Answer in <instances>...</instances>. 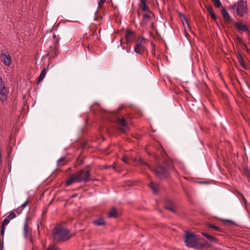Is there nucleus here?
<instances>
[{
	"instance_id": "nucleus-1",
	"label": "nucleus",
	"mask_w": 250,
	"mask_h": 250,
	"mask_svg": "<svg viewBox=\"0 0 250 250\" xmlns=\"http://www.w3.org/2000/svg\"><path fill=\"white\" fill-rule=\"evenodd\" d=\"M91 169L90 166H86L77 173H73L66 181L65 185L69 186L73 183H87L91 180Z\"/></svg>"
},
{
	"instance_id": "nucleus-2",
	"label": "nucleus",
	"mask_w": 250,
	"mask_h": 250,
	"mask_svg": "<svg viewBox=\"0 0 250 250\" xmlns=\"http://www.w3.org/2000/svg\"><path fill=\"white\" fill-rule=\"evenodd\" d=\"M52 236L54 241L57 242L66 241L71 237L69 230L60 225H58L53 229Z\"/></svg>"
},
{
	"instance_id": "nucleus-3",
	"label": "nucleus",
	"mask_w": 250,
	"mask_h": 250,
	"mask_svg": "<svg viewBox=\"0 0 250 250\" xmlns=\"http://www.w3.org/2000/svg\"><path fill=\"white\" fill-rule=\"evenodd\" d=\"M234 14L240 17L245 16L248 13L247 4L245 1L240 0L232 6Z\"/></svg>"
},
{
	"instance_id": "nucleus-4",
	"label": "nucleus",
	"mask_w": 250,
	"mask_h": 250,
	"mask_svg": "<svg viewBox=\"0 0 250 250\" xmlns=\"http://www.w3.org/2000/svg\"><path fill=\"white\" fill-rule=\"evenodd\" d=\"M198 237L193 232L186 231L184 236V241L186 245L189 248L195 249Z\"/></svg>"
},
{
	"instance_id": "nucleus-5",
	"label": "nucleus",
	"mask_w": 250,
	"mask_h": 250,
	"mask_svg": "<svg viewBox=\"0 0 250 250\" xmlns=\"http://www.w3.org/2000/svg\"><path fill=\"white\" fill-rule=\"evenodd\" d=\"M152 170L154 172L155 175L160 179L166 178L168 176V172L164 167L158 166Z\"/></svg>"
},
{
	"instance_id": "nucleus-6",
	"label": "nucleus",
	"mask_w": 250,
	"mask_h": 250,
	"mask_svg": "<svg viewBox=\"0 0 250 250\" xmlns=\"http://www.w3.org/2000/svg\"><path fill=\"white\" fill-rule=\"evenodd\" d=\"M118 129L122 133H125L129 130L128 125L125 118H118L117 120Z\"/></svg>"
},
{
	"instance_id": "nucleus-7",
	"label": "nucleus",
	"mask_w": 250,
	"mask_h": 250,
	"mask_svg": "<svg viewBox=\"0 0 250 250\" xmlns=\"http://www.w3.org/2000/svg\"><path fill=\"white\" fill-rule=\"evenodd\" d=\"M23 235L25 239H29L30 242L33 243V239L32 236V229L28 225L27 221H26L24 223L23 225Z\"/></svg>"
},
{
	"instance_id": "nucleus-8",
	"label": "nucleus",
	"mask_w": 250,
	"mask_h": 250,
	"mask_svg": "<svg viewBox=\"0 0 250 250\" xmlns=\"http://www.w3.org/2000/svg\"><path fill=\"white\" fill-rule=\"evenodd\" d=\"M145 39L144 38H142L141 39H139L136 41L135 45L134 47V51L136 53L141 54L145 51L146 48L145 46L142 44V42Z\"/></svg>"
},
{
	"instance_id": "nucleus-9",
	"label": "nucleus",
	"mask_w": 250,
	"mask_h": 250,
	"mask_svg": "<svg viewBox=\"0 0 250 250\" xmlns=\"http://www.w3.org/2000/svg\"><path fill=\"white\" fill-rule=\"evenodd\" d=\"M210 246L211 244L206 241L204 239L198 237L195 249L200 250L206 248H208Z\"/></svg>"
},
{
	"instance_id": "nucleus-10",
	"label": "nucleus",
	"mask_w": 250,
	"mask_h": 250,
	"mask_svg": "<svg viewBox=\"0 0 250 250\" xmlns=\"http://www.w3.org/2000/svg\"><path fill=\"white\" fill-rule=\"evenodd\" d=\"M0 59L5 66H9L10 65L11 57L8 53H6V52H2L0 55Z\"/></svg>"
},
{
	"instance_id": "nucleus-11",
	"label": "nucleus",
	"mask_w": 250,
	"mask_h": 250,
	"mask_svg": "<svg viewBox=\"0 0 250 250\" xmlns=\"http://www.w3.org/2000/svg\"><path fill=\"white\" fill-rule=\"evenodd\" d=\"M233 25L239 32H247L249 31L248 27L244 24L233 21Z\"/></svg>"
},
{
	"instance_id": "nucleus-12",
	"label": "nucleus",
	"mask_w": 250,
	"mask_h": 250,
	"mask_svg": "<svg viewBox=\"0 0 250 250\" xmlns=\"http://www.w3.org/2000/svg\"><path fill=\"white\" fill-rule=\"evenodd\" d=\"M165 207L166 209L174 213H176L175 204L171 200L168 199L166 200L165 202Z\"/></svg>"
},
{
	"instance_id": "nucleus-13",
	"label": "nucleus",
	"mask_w": 250,
	"mask_h": 250,
	"mask_svg": "<svg viewBox=\"0 0 250 250\" xmlns=\"http://www.w3.org/2000/svg\"><path fill=\"white\" fill-rule=\"evenodd\" d=\"M8 92L5 86L0 88V100L2 103L7 101Z\"/></svg>"
},
{
	"instance_id": "nucleus-14",
	"label": "nucleus",
	"mask_w": 250,
	"mask_h": 250,
	"mask_svg": "<svg viewBox=\"0 0 250 250\" xmlns=\"http://www.w3.org/2000/svg\"><path fill=\"white\" fill-rule=\"evenodd\" d=\"M221 13L226 22H229L230 21L233 22L234 21L229 16V13L228 12L226 9L223 8V9L221 11Z\"/></svg>"
},
{
	"instance_id": "nucleus-15",
	"label": "nucleus",
	"mask_w": 250,
	"mask_h": 250,
	"mask_svg": "<svg viewBox=\"0 0 250 250\" xmlns=\"http://www.w3.org/2000/svg\"><path fill=\"white\" fill-rule=\"evenodd\" d=\"M93 224L96 226H103L105 224V222L103 217H99L93 221Z\"/></svg>"
},
{
	"instance_id": "nucleus-16",
	"label": "nucleus",
	"mask_w": 250,
	"mask_h": 250,
	"mask_svg": "<svg viewBox=\"0 0 250 250\" xmlns=\"http://www.w3.org/2000/svg\"><path fill=\"white\" fill-rule=\"evenodd\" d=\"M134 33L131 31H127L126 32L125 38L127 42H131L133 40Z\"/></svg>"
},
{
	"instance_id": "nucleus-17",
	"label": "nucleus",
	"mask_w": 250,
	"mask_h": 250,
	"mask_svg": "<svg viewBox=\"0 0 250 250\" xmlns=\"http://www.w3.org/2000/svg\"><path fill=\"white\" fill-rule=\"evenodd\" d=\"M117 216V211L115 208H112L108 212V218H116Z\"/></svg>"
},
{
	"instance_id": "nucleus-18",
	"label": "nucleus",
	"mask_w": 250,
	"mask_h": 250,
	"mask_svg": "<svg viewBox=\"0 0 250 250\" xmlns=\"http://www.w3.org/2000/svg\"><path fill=\"white\" fill-rule=\"evenodd\" d=\"M202 234L203 235H204L207 239H208V240L211 241V242H214V243H217L218 242V240L217 239H216V238H215L214 237H213V236L212 235H210L209 234H208V233H206V232H203L202 233Z\"/></svg>"
},
{
	"instance_id": "nucleus-19",
	"label": "nucleus",
	"mask_w": 250,
	"mask_h": 250,
	"mask_svg": "<svg viewBox=\"0 0 250 250\" xmlns=\"http://www.w3.org/2000/svg\"><path fill=\"white\" fill-rule=\"evenodd\" d=\"M45 75H46V69L43 68L42 70V71L40 73V75L39 77H38V81L36 82L37 84H39L43 80V79L44 78V77L45 76Z\"/></svg>"
},
{
	"instance_id": "nucleus-20",
	"label": "nucleus",
	"mask_w": 250,
	"mask_h": 250,
	"mask_svg": "<svg viewBox=\"0 0 250 250\" xmlns=\"http://www.w3.org/2000/svg\"><path fill=\"white\" fill-rule=\"evenodd\" d=\"M140 4L139 5L140 7L142 8V10L144 11H149V8L148 6L146 4V0H140Z\"/></svg>"
},
{
	"instance_id": "nucleus-21",
	"label": "nucleus",
	"mask_w": 250,
	"mask_h": 250,
	"mask_svg": "<svg viewBox=\"0 0 250 250\" xmlns=\"http://www.w3.org/2000/svg\"><path fill=\"white\" fill-rule=\"evenodd\" d=\"M149 186L150 188L153 190V192L155 194L158 193L159 190L158 185L154 183L153 182H151L149 184Z\"/></svg>"
},
{
	"instance_id": "nucleus-22",
	"label": "nucleus",
	"mask_w": 250,
	"mask_h": 250,
	"mask_svg": "<svg viewBox=\"0 0 250 250\" xmlns=\"http://www.w3.org/2000/svg\"><path fill=\"white\" fill-rule=\"evenodd\" d=\"M238 61L239 63L241 64V65L245 69H247L248 67H247L244 61L242 58V57L241 56L240 54H239V56L238 57Z\"/></svg>"
},
{
	"instance_id": "nucleus-23",
	"label": "nucleus",
	"mask_w": 250,
	"mask_h": 250,
	"mask_svg": "<svg viewBox=\"0 0 250 250\" xmlns=\"http://www.w3.org/2000/svg\"><path fill=\"white\" fill-rule=\"evenodd\" d=\"M65 157H62L57 161V165L59 167H62L65 165L66 163L64 162Z\"/></svg>"
},
{
	"instance_id": "nucleus-24",
	"label": "nucleus",
	"mask_w": 250,
	"mask_h": 250,
	"mask_svg": "<svg viewBox=\"0 0 250 250\" xmlns=\"http://www.w3.org/2000/svg\"><path fill=\"white\" fill-rule=\"evenodd\" d=\"M150 16L149 15L147 14H144L143 15V21L142 24L145 23L146 24L147 22L150 20Z\"/></svg>"
},
{
	"instance_id": "nucleus-25",
	"label": "nucleus",
	"mask_w": 250,
	"mask_h": 250,
	"mask_svg": "<svg viewBox=\"0 0 250 250\" xmlns=\"http://www.w3.org/2000/svg\"><path fill=\"white\" fill-rule=\"evenodd\" d=\"M179 17L181 20V21L182 22L183 24H185V23H186L188 26H189L187 19H186L185 16L184 14L182 13L179 14Z\"/></svg>"
},
{
	"instance_id": "nucleus-26",
	"label": "nucleus",
	"mask_w": 250,
	"mask_h": 250,
	"mask_svg": "<svg viewBox=\"0 0 250 250\" xmlns=\"http://www.w3.org/2000/svg\"><path fill=\"white\" fill-rule=\"evenodd\" d=\"M46 250H61V249L54 244H52L50 245L47 248Z\"/></svg>"
},
{
	"instance_id": "nucleus-27",
	"label": "nucleus",
	"mask_w": 250,
	"mask_h": 250,
	"mask_svg": "<svg viewBox=\"0 0 250 250\" xmlns=\"http://www.w3.org/2000/svg\"><path fill=\"white\" fill-rule=\"evenodd\" d=\"M207 226L208 228H212L217 231H221V229L220 228L213 224H207Z\"/></svg>"
},
{
	"instance_id": "nucleus-28",
	"label": "nucleus",
	"mask_w": 250,
	"mask_h": 250,
	"mask_svg": "<svg viewBox=\"0 0 250 250\" xmlns=\"http://www.w3.org/2000/svg\"><path fill=\"white\" fill-rule=\"evenodd\" d=\"M244 173L248 181L250 183V170L248 168H246L244 169Z\"/></svg>"
},
{
	"instance_id": "nucleus-29",
	"label": "nucleus",
	"mask_w": 250,
	"mask_h": 250,
	"mask_svg": "<svg viewBox=\"0 0 250 250\" xmlns=\"http://www.w3.org/2000/svg\"><path fill=\"white\" fill-rule=\"evenodd\" d=\"M135 161H136L138 163H139L141 165H146V166H148V167H149L147 164V163L143 159H142L141 158L136 159Z\"/></svg>"
},
{
	"instance_id": "nucleus-30",
	"label": "nucleus",
	"mask_w": 250,
	"mask_h": 250,
	"mask_svg": "<svg viewBox=\"0 0 250 250\" xmlns=\"http://www.w3.org/2000/svg\"><path fill=\"white\" fill-rule=\"evenodd\" d=\"M212 2H213V4L216 7H220L222 4L220 1V0H211Z\"/></svg>"
},
{
	"instance_id": "nucleus-31",
	"label": "nucleus",
	"mask_w": 250,
	"mask_h": 250,
	"mask_svg": "<svg viewBox=\"0 0 250 250\" xmlns=\"http://www.w3.org/2000/svg\"><path fill=\"white\" fill-rule=\"evenodd\" d=\"M29 202V201L28 200H27L26 201H25L23 204H22L20 207H19V208H18V210H20L21 209H21H23V208L26 206V205L28 204Z\"/></svg>"
},
{
	"instance_id": "nucleus-32",
	"label": "nucleus",
	"mask_w": 250,
	"mask_h": 250,
	"mask_svg": "<svg viewBox=\"0 0 250 250\" xmlns=\"http://www.w3.org/2000/svg\"><path fill=\"white\" fill-rule=\"evenodd\" d=\"M16 217V214L14 212H11L8 216L7 217L9 220H11L12 219L15 218Z\"/></svg>"
},
{
	"instance_id": "nucleus-33",
	"label": "nucleus",
	"mask_w": 250,
	"mask_h": 250,
	"mask_svg": "<svg viewBox=\"0 0 250 250\" xmlns=\"http://www.w3.org/2000/svg\"><path fill=\"white\" fill-rule=\"evenodd\" d=\"M10 220H9L8 218H7V217L5 218L3 222H2V225H1V226H4L5 227L6 225H8L10 222Z\"/></svg>"
},
{
	"instance_id": "nucleus-34",
	"label": "nucleus",
	"mask_w": 250,
	"mask_h": 250,
	"mask_svg": "<svg viewBox=\"0 0 250 250\" xmlns=\"http://www.w3.org/2000/svg\"><path fill=\"white\" fill-rule=\"evenodd\" d=\"M4 231H5V227L1 226V230H0V235L1 236H0L1 237V238H3Z\"/></svg>"
},
{
	"instance_id": "nucleus-35",
	"label": "nucleus",
	"mask_w": 250,
	"mask_h": 250,
	"mask_svg": "<svg viewBox=\"0 0 250 250\" xmlns=\"http://www.w3.org/2000/svg\"><path fill=\"white\" fill-rule=\"evenodd\" d=\"M3 238L0 236V250H3Z\"/></svg>"
},
{
	"instance_id": "nucleus-36",
	"label": "nucleus",
	"mask_w": 250,
	"mask_h": 250,
	"mask_svg": "<svg viewBox=\"0 0 250 250\" xmlns=\"http://www.w3.org/2000/svg\"><path fill=\"white\" fill-rule=\"evenodd\" d=\"M105 1V0H100L98 2V6L99 7H102Z\"/></svg>"
},
{
	"instance_id": "nucleus-37",
	"label": "nucleus",
	"mask_w": 250,
	"mask_h": 250,
	"mask_svg": "<svg viewBox=\"0 0 250 250\" xmlns=\"http://www.w3.org/2000/svg\"><path fill=\"white\" fill-rule=\"evenodd\" d=\"M243 45L244 46V49L246 50V51H247L248 53H250V49L248 47V46H247V45L246 44V43H243Z\"/></svg>"
},
{
	"instance_id": "nucleus-38",
	"label": "nucleus",
	"mask_w": 250,
	"mask_h": 250,
	"mask_svg": "<svg viewBox=\"0 0 250 250\" xmlns=\"http://www.w3.org/2000/svg\"><path fill=\"white\" fill-rule=\"evenodd\" d=\"M210 15L211 19H212L213 20H216V16L213 11L210 12Z\"/></svg>"
},
{
	"instance_id": "nucleus-39",
	"label": "nucleus",
	"mask_w": 250,
	"mask_h": 250,
	"mask_svg": "<svg viewBox=\"0 0 250 250\" xmlns=\"http://www.w3.org/2000/svg\"><path fill=\"white\" fill-rule=\"evenodd\" d=\"M4 84L2 81V78L0 77V88H2V87H4Z\"/></svg>"
},
{
	"instance_id": "nucleus-40",
	"label": "nucleus",
	"mask_w": 250,
	"mask_h": 250,
	"mask_svg": "<svg viewBox=\"0 0 250 250\" xmlns=\"http://www.w3.org/2000/svg\"><path fill=\"white\" fill-rule=\"evenodd\" d=\"M207 10H208V12H209V13H210V12H213V8H212V6H208V7H207Z\"/></svg>"
},
{
	"instance_id": "nucleus-41",
	"label": "nucleus",
	"mask_w": 250,
	"mask_h": 250,
	"mask_svg": "<svg viewBox=\"0 0 250 250\" xmlns=\"http://www.w3.org/2000/svg\"><path fill=\"white\" fill-rule=\"evenodd\" d=\"M122 160L123 162H124L125 163L127 164L128 162H127V158L125 156L123 158H122Z\"/></svg>"
},
{
	"instance_id": "nucleus-42",
	"label": "nucleus",
	"mask_w": 250,
	"mask_h": 250,
	"mask_svg": "<svg viewBox=\"0 0 250 250\" xmlns=\"http://www.w3.org/2000/svg\"><path fill=\"white\" fill-rule=\"evenodd\" d=\"M237 40H238V41L240 43H241V44H242V45H243V43H244V42H243V40H242V38H240V37H238V38H237Z\"/></svg>"
},
{
	"instance_id": "nucleus-43",
	"label": "nucleus",
	"mask_w": 250,
	"mask_h": 250,
	"mask_svg": "<svg viewBox=\"0 0 250 250\" xmlns=\"http://www.w3.org/2000/svg\"><path fill=\"white\" fill-rule=\"evenodd\" d=\"M16 212H17V213L19 215L21 213V211H22V209H21H21L20 210H18V208L15 210Z\"/></svg>"
},
{
	"instance_id": "nucleus-44",
	"label": "nucleus",
	"mask_w": 250,
	"mask_h": 250,
	"mask_svg": "<svg viewBox=\"0 0 250 250\" xmlns=\"http://www.w3.org/2000/svg\"><path fill=\"white\" fill-rule=\"evenodd\" d=\"M77 194H74L72 195L71 197H72V198L76 197L77 196Z\"/></svg>"
},
{
	"instance_id": "nucleus-45",
	"label": "nucleus",
	"mask_w": 250,
	"mask_h": 250,
	"mask_svg": "<svg viewBox=\"0 0 250 250\" xmlns=\"http://www.w3.org/2000/svg\"><path fill=\"white\" fill-rule=\"evenodd\" d=\"M1 164H2L1 158H0V166H1Z\"/></svg>"
},
{
	"instance_id": "nucleus-46",
	"label": "nucleus",
	"mask_w": 250,
	"mask_h": 250,
	"mask_svg": "<svg viewBox=\"0 0 250 250\" xmlns=\"http://www.w3.org/2000/svg\"><path fill=\"white\" fill-rule=\"evenodd\" d=\"M0 158H1V152L0 151Z\"/></svg>"
},
{
	"instance_id": "nucleus-47",
	"label": "nucleus",
	"mask_w": 250,
	"mask_h": 250,
	"mask_svg": "<svg viewBox=\"0 0 250 250\" xmlns=\"http://www.w3.org/2000/svg\"><path fill=\"white\" fill-rule=\"evenodd\" d=\"M200 183H202V184H203V183H205L206 182H200Z\"/></svg>"
}]
</instances>
